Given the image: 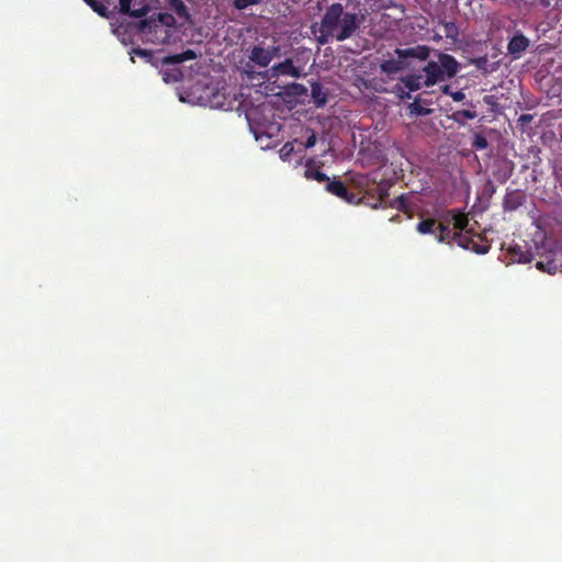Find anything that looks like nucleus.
Segmentation results:
<instances>
[{"label": "nucleus", "mask_w": 562, "mask_h": 562, "mask_svg": "<svg viewBox=\"0 0 562 562\" xmlns=\"http://www.w3.org/2000/svg\"><path fill=\"white\" fill-rule=\"evenodd\" d=\"M449 223V235H453L451 238V245L457 244L458 246L470 249L479 255H485L488 252L491 246L480 235H470L467 229L469 225L468 216L458 211L451 210L448 212L447 217L443 220Z\"/></svg>", "instance_id": "1"}, {"label": "nucleus", "mask_w": 562, "mask_h": 562, "mask_svg": "<svg viewBox=\"0 0 562 562\" xmlns=\"http://www.w3.org/2000/svg\"><path fill=\"white\" fill-rule=\"evenodd\" d=\"M458 68L459 64L452 55L439 53L438 63L431 60L423 67V71L426 74L424 86L429 88L443 81L446 78L454 77L458 72Z\"/></svg>", "instance_id": "2"}, {"label": "nucleus", "mask_w": 562, "mask_h": 562, "mask_svg": "<svg viewBox=\"0 0 562 562\" xmlns=\"http://www.w3.org/2000/svg\"><path fill=\"white\" fill-rule=\"evenodd\" d=\"M336 8V12L339 16L336 22L337 26L334 30V38L337 42H344L356 33L361 25L362 19L357 13L345 12L342 4L339 2L330 4L325 12H329Z\"/></svg>", "instance_id": "3"}, {"label": "nucleus", "mask_w": 562, "mask_h": 562, "mask_svg": "<svg viewBox=\"0 0 562 562\" xmlns=\"http://www.w3.org/2000/svg\"><path fill=\"white\" fill-rule=\"evenodd\" d=\"M416 231L422 235H434L438 243L451 245L453 235H449V223H446L443 220L437 221L432 217L424 218L417 223Z\"/></svg>", "instance_id": "4"}, {"label": "nucleus", "mask_w": 562, "mask_h": 562, "mask_svg": "<svg viewBox=\"0 0 562 562\" xmlns=\"http://www.w3.org/2000/svg\"><path fill=\"white\" fill-rule=\"evenodd\" d=\"M336 10L337 8L330 10L329 12H325L321 19L318 27L316 29V25L312 27L315 34L318 33L316 41L321 45H325L329 42V40L334 38V30L337 26L336 22L339 16Z\"/></svg>", "instance_id": "5"}, {"label": "nucleus", "mask_w": 562, "mask_h": 562, "mask_svg": "<svg viewBox=\"0 0 562 562\" xmlns=\"http://www.w3.org/2000/svg\"><path fill=\"white\" fill-rule=\"evenodd\" d=\"M157 0H120V11L134 18L145 16Z\"/></svg>", "instance_id": "6"}, {"label": "nucleus", "mask_w": 562, "mask_h": 562, "mask_svg": "<svg viewBox=\"0 0 562 562\" xmlns=\"http://www.w3.org/2000/svg\"><path fill=\"white\" fill-rule=\"evenodd\" d=\"M278 52V47L263 48L261 46H254L249 54V59L259 67H267Z\"/></svg>", "instance_id": "7"}, {"label": "nucleus", "mask_w": 562, "mask_h": 562, "mask_svg": "<svg viewBox=\"0 0 562 562\" xmlns=\"http://www.w3.org/2000/svg\"><path fill=\"white\" fill-rule=\"evenodd\" d=\"M394 52L401 59L415 58L426 60L429 57L430 47L427 45H416L408 48H396Z\"/></svg>", "instance_id": "8"}, {"label": "nucleus", "mask_w": 562, "mask_h": 562, "mask_svg": "<svg viewBox=\"0 0 562 562\" xmlns=\"http://www.w3.org/2000/svg\"><path fill=\"white\" fill-rule=\"evenodd\" d=\"M326 190L340 198L341 200L352 203L356 195L353 193H350L347 189V187L344 184V182L339 179L334 178L333 180H328L326 183Z\"/></svg>", "instance_id": "9"}, {"label": "nucleus", "mask_w": 562, "mask_h": 562, "mask_svg": "<svg viewBox=\"0 0 562 562\" xmlns=\"http://www.w3.org/2000/svg\"><path fill=\"white\" fill-rule=\"evenodd\" d=\"M529 40L521 33L515 34L508 42L507 52L515 58L520 55L529 47Z\"/></svg>", "instance_id": "10"}, {"label": "nucleus", "mask_w": 562, "mask_h": 562, "mask_svg": "<svg viewBox=\"0 0 562 562\" xmlns=\"http://www.w3.org/2000/svg\"><path fill=\"white\" fill-rule=\"evenodd\" d=\"M525 202V195L518 191H507L503 199V209L506 212L516 211L519 206H521Z\"/></svg>", "instance_id": "11"}, {"label": "nucleus", "mask_w": 562, "mask_h": 562, "mask_svg": "<svg viewBox=\"0 0 562 562\" xmlns=\"http://www.w3.org/2000/svg\"><path fill=\"white\" fill-rule=\"evenodd\" d=\"M272 71L274 75H288L293 78H299L301 76V71L297 67L294 66L292 59L288 58L282 63H279L272 67Z\"/></svg>", "instance_id": "12"}, {"label": "nucleus", "mask_w": 562, "mask_h": 562, "mask_svg": "<svg viewBox=\"0 0 562 562\" xmlns=\"http://www.w3.org/2000/svg\"><path fill=\"white\" fill-rule=\"evenodd\" d=\"M304 175L306 179L315 180L319 183H327V181L329 180V178L316 167V162L314 159H308L306 161Z\"/></svg>", "instance_id": "13"}, {"label": "nucleus", "mask_w": 562, "mask_h": 562, "mask_svg": "<svg viewBox=\"0 0 562 562\" xmlns=\"http://www.w3.org/2000/svg\"><path fill=\"white\" fill-rule=\"evenodd\" d=\"M327 92L324 90L323 86L318 81H313L311 83V98L313 103L317 106H324L327 102Z\"/></svg>", "instance_id": "14"}, {"label": "nucleus", "mask_w": 562, "mask_h": 562, "mask_svg": "<svg viewBox=\"0 0 562 562\" xmlns=\"http://www.w3.org/2000/svg\"><path fill=\"white\" fill-rule=\"evenodd\" d=\"M405 68L404 59H386L380 64V69L386 75H394Z\"/></svg>", "instance_id": "15"}, {"label": "nucleus", "mask_w": 562, "mask_h": 562, "mask_svg": "<svg viewBox=\"0 0 562 562\" xmlns=\"http://www.w3.org/2000/svg\"><path fill=\"white\" fill-rule=\"evenodd\" d=\"M196 58V54L192 49L183 50L182 53L169 55L164 58V64L166 65H176L187 60H192Z\"/></svg>", "instance_id": "16"}, {"label": "nucleus", "mask_w": 562, "mask_h": 562, "mask_svg": "<svg viewBox=\"0 0 562 562\" xmlns=\"http://www.w3.org/2000/svg\"><path fill=\"white\" fill-rule=\"evenodd\" d=\"M508 252L512 255V259L518 262H530L533 259L532 254L522 250L521 246L519 245L509 247Z\"/></svg>", "instance_id": "17"}, {"label": "nucleus", "mask_w": 562, "mask_h": 562, "mask_svg": "<svg viewBox=\"0 0 562 562\" xmlns=\"http://www.w3.org/2000/svg\"><path fill=\"white\" fill-rule=\"evenodd\" d=\"M168 5L169 9L173 11L179 18L189 20L190 14L182 0H168Z\"/></svg>", "instance_id": "18"}, {"label": "nucleus", "mask_w": 562, "mask_h": 562, "mask_svg": "<svg viewBox=\"0 0 562 562\" xmlns=\"http://www.w3.org/2000/svg\"><path fill=\"white\" fill-rule=\"evenodd\" d=\"M536 267L539 270L546 271L550 274H553L559 270V265L555 262V260L550 259L549 256H546L544 258L538 260Z\"/></svg>", "instance_id": "19"}, {"label": "nucleus", "mask_w": 562, "mask_h": 562, "mask_svg": "<svg viewBox=\"0 0 562 562\" xmlns=\"http://www.w3.org/2000/svg\"><path fill=\"white\" fill-rule=\"evenodd\" d=\"M401 80L411 92L419 90L424 85L422 83L420 75H408L406 77H403Z\"/></svg>", "instance_id": "20"}, {"label": "nucleus", "mask_w": 562, "mask_h": 562, "mask_svg": "<svg viewBox=\"0 0 562 562\" xmlns=\"http://www.w3.org/2000/svg\"><path fill=\"white\" fill-rule=\"evenodd\" d=\"M451 120L459 125H463L465 120H473L476 117V112L471 110H459L451 114Z\"/></svg>", "instance_id": "21"}, {"label": "nucleus", "mask_w": 562, "mask_h": 562, "mask_svg": "<svg viewBox=\"0 0 562 562\" xmlns=\"http://www.w3.org/2000/svg\"><path fill=\"white\" fill-rule=\"evenodd\" d=\"M94 12L102 18H109L108 7L99 0H83Z\"/></svg>", "instance_id": "22"}, {"label": "nucleus", "mask_w": 562, "mask_h": 562, "mask_svg": "<svg viewBox=\"0 0 562 562\" xmlns=\"http://www.w3.org/2000/svg\"><path fill=\"white\" fill-rule=\"evenodd\" d=\"M443 32L447 38L457 41L459 37V29L454 22L448 21L442 23Z\"/></svg>", "instance_id": "23"}, {"label": "nucleus", "mask_w": 562, "mask_h": 562, "mask_svg": "<svg viewBox=\"0 0 562 562\" xmlns=\"http://www.w3.org/2000/svg\"><path fill=\"white\" fill-rule=\"evenodd\" d=\"M408 111L409 114L418 116H425L431 113V110L422 106L417 99L408 104Z\"/></svg>", "instance_id": "24"}, {"label": "nucleus", "mask_w": 562, "mask_h": 562, "mask_svg": "<svg viewBox=\"0 0 562 562\" xmlns=\"http://www.w3.org/2000/svg\"><path fill=\"white\" fill-rule=\"evenodd\" d=\"M373 190L378 196L376 203L374 204L375 207L378 203L382 204L383 202H385L386 198L389 196V186L386 183H379L373 188Z\"/></svg>", "instance_id": "25"}, {"label": "nucleus", "mask_w": 562, "mask_h": 562, "mask_svg": "<svg viewBox=\"0 0 562 562\" xmlns=\"http://www.w3.org/2000/svg\"><path fill=\"white\" fill-rule=\"evenodd\" d=\"M472 146L476 150H483V149L488 147V142H487L485 136H483L482 134L476 133V134H474V137H473V140H472Z\"/></svg>", "instance_id": "26"}, {"label": "nucleus", "mask_w": 562, "mask_h": 562, "mask_svg": "<svg viewBox=\"0 0 562 562\" xmlns=\"http://www.w3.org/2000/svg\"><path fill=\"white\" fill-rule=\"evenodd\" d=\"M391 206L406 213L408 211L407 199L404 195H400L391 203Z\"/></svg>", "instance_id": "27"}, {"label": "nucleus", "mask_w": 562, "mask_h": 562, "mask_svg": "<svg viewBox=\"0 0 562 562\" xmlns=\"http://www.w3.org/2000/svg\"><path fill=\"white\" fill-rule=\"evenodd\" d=\"M259 0H234L233 5L237 10H245L250 5H255Z\"/></svg>", "instance_id": "28"}, {"label": "nucleus", "mask_w": 562, "mask_h": 562, "mask_svg": "<svg viewBox=\"0 0 562 562\" xmlns=\"http://www.w3.org/2000/svg\"><path fill=\"white\" fill-rule=\"evenodd\" d=\"M294 150L292 143H285L280 149V157L286 159Z\"/></svg>", "instance_id": "29"}, {"label": "nucleus", "mask_w": 562, "mask_h": 562, "mask_svg": "<svg viewBox=\"0 0 562 562\" xmlns=\"http://www.w3.org/2000/svg\"><path fill=\"white\" fill-rule=\"evenodd\" d=\"M394 91L397 93L398 98L401 100L411 99L412 94L411 91H405L401 86L396 85L394 88Z\"/></svg>", "instance_id": "30"}, {"label": "nucleus", "mask_w": 562, "mask_h": 562, "mask_svg": "<svg viewBox=\"0 0 562 562\" xmlns=\"http://www.w3.org/2000/svg\"><path fill=\"white\" fill-rule=\"evenodd\" d=\"M316 144V134L314 131L311 130V134L310 136L307 137V139L305 140V148H312L314 147Z\"/></svg>", "instance_id": "31"}, {"label": "nucleus", "mask_w": 562, "mask_h": 562, "mask_svg": "<svg viewBox=\"0 0 562 562\" xmlns=\"http://www.w3.org/2000/svg\"><path fill=\"white\" fill-rule=\"evenodd\" d=\"M451 98L453 99V101L460 102L465 99V93L462 90L453 91L451 93Z\"/></svg>", "instance_id": "32"}, {"label": "nucleus", "mask_w": 562, "mask_h": 562, "mask_svg": "<svg viewBox=\"0 0 562 562\" xmlns=\"http://www.w3.org/2000/svg\"><path fill=\"white\" fill-rule=\"evenodd\" d=\"M293 89L295 90L296 93L299 94H303V93H306L307 92V89L303 86V85H300V83H294L293 85Z\"/></svg>", "instance_id": "33"}, {"label": "nucleus", "mask_w": 562, "mask_h": 562, "mask_svg": "<svg viewBox=\"0 0 562 562\" xmlns=\"http://www.w3.org/2000/svg\"><path fill=\"white\" fill-rule=\"evenodd\" d=\"M531 120H532V115H530V114H521L519 116L518 121L521 122V123H529V122H531Z\"/></svg>", "instance_id": "34"}, {"label": "nucleus", "mask_w": 562, "mask_h": 562, "mask_svg": "<svg viewBox=\"0 0 562 562\" xmlns=\"http://www.w3.org/2000/svg\"><path fill=\"white\" fill-rule=\"evenodd\" d=\"M441 92L443 94H447V95H450L451 97V93L453 92L450 88V86L446 85V86H442L441 87Z\"/></svg>", "instance_id": "35"}, {"label": "nucleus", "mask_w": 562, "mask_h": 562, "mask_svg": "<svg viewBox=\"0 0 562 562\" xmlns=\"http://www.w3.org/2000/svg\"><path fill=\"white\" fill-rule=\"evenodd\" d=\"M137 54H138V55H146V52H145V50H142V49H138V50H137Z\"/></svg>", "instance_id": "36"}]
</instances>
